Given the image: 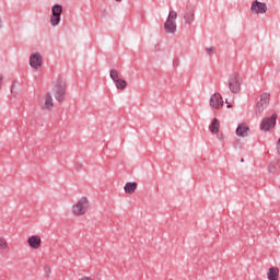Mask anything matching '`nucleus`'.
Returning a JSON list of instances; mask_svg holds the SVG:
<instances>
[{
    "mask_svg": "<svg viewBox=\"0 0 280 280\" xmlns=\"http://www.w3.org/2000/svg\"><path fill=\"white\" fill-rule=\"evenodd\" d=\"M0 30H3V19L0 18Z\"/></svg>",
    "mask_w": 280,
    "mask_h": 280,
    "instance_id": "obj_26",
    "label": "nucleus"
},
{
    "mask_svg": "<svg viewBox=\"0 0 280 280\" xmlns=\"http://www.w3.org/2000/svg\"><path fill=\"white\" fill-rule=\"evenodd\" d=\"M225 104H228V108H233V105L229 103V100L225 101Z\"/></svg>",
    "mask_w": 280,
    "mask_h": 280,
    "instance_id": "obj_25",
    "label": "nucleus"
},
{
    "mask_svg": "<svg viewBox=\"0 0 280 280\" xmlns=\"http://www.w3.org/2000/svg\"><path fill=\"white\" fill-rule=\"evenodd\" d=\"M137 182H128L125 184L124 186V191L125 194H128L129 196L135 194V191H137Z\"/></svg>",
    "mask_w": 280,
    "mask_h": 280,
    "instance_id": "obj_15",
    "label": "nucleus"
},
{
    "mask_svg": "<svg viewBox=\"0 0 280 280\" xmlns=\"http://www.w3.org/2000/svg\"><path fill=\"white\" fill-rule=\"evenodd\" d=\"M275 126H277V114H272L270 117L262 118L260 122V130L264 132H270Z\"/></svg>",
    "mask_w": 280,
    "mask_h": 280,
    "instance_id": "obj_9",
    "label": "nucleus"
},
{
    "mask_svg": "<svg viewBox=\"0 0 280 280\" xmlns=\"http://www.w3.org/2000/svg\"><path fill=\"white\" fill-rule=\"evenodd\" d=\"M178 19V13L176 11L171 10L164 23V32L166 34H176L178 26L176 24V20Z\"/></svg>",
    "mask_w": 280,
    "mask_h": 280,
    "instance_id": "obj_3",
    "label": "nucleus"
},
{
    "mask_svg": "<svg viewBox=\"0 0 280 280\" xmlns=\"http://www.w3.org/2000/svg\"><path fill=\"white\" fill-rule=\"evenodd\" d=\"M182 16L185 21L186 25H192V23L196 21V5L188 3L183 9Z\"/></svg>",
    "mask_w": 280,
    "mask_h": 280,
    "instance_id": "obj_6",
    "label": "nucleus"
},
{
    "mask_svg": "<svg viewBox=\"0 0 280 280\" xmlns=\"http://www.w3.org/2000/svg\"><path fill=\"white\" fill-rule=\"evenodd\" d=\"M114 84L117 91H124L128 86V82H126V80L124 79H117L116 81H114Z\"/></svg>",
    "mask_w": 280,
    "mask_h": 280,
    "instance_id": "obj_18",
    "label": "nucleus"
},
{
    "mask_svg": "<svg viewBox=\"0 0 280 280\" xmlns=\"http://www.w3.org/2000/svg\"><path fill=\"white\" fill-rule=\"evenodd\" d=\"M244 83V79H242V74L238 72H233L230 74L228 79V86L230 89V93L233 95H237L242 91V84Z\"/></svg>",
    "mask_w": 280,
    "mask_h": 280,
    "instance_id": "obj_1",
    "label": "nucleus"
},
{
    "mask_svg": "<svg viewBox=\"0 0 280 280\" xmlns=\"http://www.w3.org/2000/svg\"><path fill=\"white\" fill-rule=\"evenodd\" d=\"M27 244L30 248H33V250H38V247L42 244L40 235H33L27 238Z\"/></svg>",
    "mask_w": 280,
    "mask_h": 280,
    "instance_id": "obj_14",
    "label": "nucleus"
},
{
    "mask_svg": "<svg viewBox=\"0 0 280 280\" xmlns=\"http://www.w3.org/2000/svg\"><path fill=\"white\" fill-rule=\"evenodd\" d=\"M109 78L113 82H116V80H119V72L116 69H112L109 71Z\"/></svg>",
    "mask_w": 280,
    "mask_h": 280,
    "instance_id": "obj_19",
    "label": "nucleus"
},
{
    "mask_svg": "<svg viewBox=\"0 0 280 280\" xmlns=\"http://www.w3.org/2000/svg\"><path fill=\"white\" fill-rule=\"evenodd\" d=\"M90 201L88 197H81L77 203L71 207V212L77 215H86L89 213Z\"/></svg>",
    "mask_w": 280,
    "mask_h": 280,
    "instance_id": "obj_2",
    "label": "nucleus"
},
{
    "mask_svg": "<svg viewBox=\"0 0 280 280\" xmlns=\"http://www.w3.org/2000/svg\"><path fill=\"white\" fill-rule=\"evenodd\" d=\"M30 67L35 70L43 67V55H40V52H33L30 55Z\"/></svg>",
    "mask_w": 280,
    "mask_h": 280,
    "instance_id": "obj_11",
    "label": "nucleus"
},
{
    "mask_svg": "<svg viewBox=\"0 0 280 280\" xmlns=\"http://www.w3.org/2000/svg\"><path fill=\"white\" fill-rule=\"evenodd\" d=\"M50 12L49 24L51 27H58L62 21V7L60 4H54Z\"/></svg>",
    "mask_w": 280,
    "mask_h": 280,
    "instance_id": "obj_5",
    "label": "nucleus"
},
{
    "mask_svg": "<svg viewBox=\"0 0 280 280\" xmlns=\"http://www.w3.org/2000/svg\"><path fill=\"white\" fill-rule=\"evenodd\" d=\"M114 1H116V3H121V1H124V0H114Z\"/></svg>",
    "mask_w": 280,
    "mask_h": 280,
    "instance_id": "obj_27",
    "label": "nucleus"
},
{
    "mask_svg": "<svg viewBox=\"0 0 280 280\" xmlns=\"http://www.w3.org/2000/svg\"><path fill=\"white\" fill-rule=\"evenodd\" d=\"M206 54L208 56H213V54H215V48L214 47H208L206 48Z\"/></svg>",
    "mask_w": 280,
    "mask_h": 280,
    "instance_id": "obj_22",
    "label": "nucleus"
},
{
    "mask_svg": "<svg viewBox=\"0 0 280 280\" xmlns=\"http://www.w3.org/2000/svg\"><path fill=\"white\" fill-rule=\"evenodd\" d=\"M52 93L57 102H65V97H67V81H55Z\"/></svg>",
    "mask_w": 280,
    "mask_h": 280,
    "instance_id": "obj_4",
    "label": "nucleus"
},
{
    "mask_svg": "<svg viewBox=\"0 0 280 280\" xmlns=\"http://www.w3.org/2000/svg\"><path fill=\"white\" fill-rule=\"evenodd\" d=\"M241 163H244V159H241Z\"/></svg>",
    "mask_w": 280,
    "mask_h": 280,
    "instance_id": "obj_28",
    "label": "nucleus"
},
{
    "mask_svg": "<svg viewBox=\"0 0 280 280\" xmlns=\"http://www.w3.org/2000/svg\"><path fill=\"white\" fill-rule=\"evenodd\" d=\"M217 139L221 142L224 143V133H220L217 136Z\"/></svg>",
    "mask_w": 280,
    "mask_h": 280,
    "instance_id": "obj_23",
    "label": "nucleus"
},
{
    "mask_svg": "<svg viewBox=\"0 0 280 280\" xmlns=\"http://www.w3.org/2000/svg\"><path fill=\"white\" fill-rule=\"evenodd\" d=\"M3 80H5V77L0 73V89L3 86Z\"/></svg>",
    "mask_w": 280,
    "mask_h": 280,
    "instance_id": "obj_24",
    "label": "nucleus"
},
{
    "mask_svg": "<svg viewBox=\"0 0 280 280\" xmlns=\"http://www.w3.org/2000/svg\"><path fill=\"white\" fill-rule=\"evenodd\" d=\"M252 14H266L268 12V4L266 2H260L258 0H254L250 5Z\"/></svg>",
    "mask_w": 280,
    "mask_h": 280,
    "instance_id": "obj_10",
    "label": "nucleus"
},
{
    "mask_svg": "<svg viewBox=\"0 0 280 280\" xmlns=\"http://www.w3.org/2000/svg\"><path fill=\"white\" fill-rule=\"evenodd\" d=\"M44 275L46 279H49L51 277V267L49 265L44 266Z\"/></svg>",
    "mask_w": 280,
    "mask_h": 280,
    "instance_id": "obj_20",
    "label": "nucleus"
},
{
    "mask_svg": "<svg viewBox=\"0 0 280 280\" xmlns=\"http://www.w3.org/2000/svg\"><path fill=\"white\" fill-rule=\"evenodd\" d=\"M270 104V92H264L260 95V100L256 103V113L257 115H261L268 105Z\"/></svg>",
    "mask_w": 280,
    "mask_h": 280,
    "instance_id": "obj_8",
    "label": "nucleus"
},
{
    "mask_svg": "<svg viewBox=\"0 0 280 280\" xmlns=\"http://www.w3.org/2000/svg\"><path fill=\"white\" fill-rule=\"evenodd\" d=\"M268 280H279V268L270 267L267 271Z\"/></svg>",
    "mask_w": 280,
    "mask_h": 280,
    "instance_id": "obj_16",
    "label": "nucleus"
},
{
    "mask_svg": "<svg viewBox=\"0 0 280 280\" xmlns=\"http://www.w3.org/2000/svg\"><path fill=\"white\" fill-rule=\"evenodd\" d=\"M39 107L42 110H47L48 113L54 110V96L51 95V92H46L45 95L42 96V100L39 101Z\"/></svg>",
    "mask_w": 280,
    "mask_h": 280,
    "instance_id": "obj_7",
    "label": "nucleus"
},
{
    "mask_svg": "<svg viewBox=\"0 0 280 280\" xmlns=\"http://www.w3.org/2000/svg\"><path fill=\"white\" fill-rule=\"evenodd\" d=\"M250 135V127L246 122H241L236 127V137L246 139Z\"/></svg>",
    "mask_w": 280,
    "mask_h": 280,
    "instance_id": "obj_13",
    "label": "nucleus"
},
{
    "mask_svg": "<svg viewBox=\"0 0 280 280\" xmlns=\"http://www.w3.org/2000/svg\"><path fill=\"white\" fill-rule=\"evenodd\" d=\"M209 130L211 135H218V132H220V120L218 118H213L212 122L209 125Z\"/></svg>",
    "mask_w": 280,
    "mask_h": 280,
    "instance_id": "obj_17",
    "label": "nucleus"
},
{
    "mask_svg": "<svg viewBox=\"0 0 280 280\" xmlns=\"http://www.w3.org/2000/svg\"><path fill=\"white\" fill-rule=\"evenodd\" d=\"M8 248V241H5V237H0V250H5Z\"/></svg>",
    "mask_w": 280,
    "mask_h": 280,
    "instance_id": "obj_21",
    "label": "nucleus"
},
{
    "mask_svg": "<svg viewBox=\"0 0 280 280\" xmlns=\"http://www.w3.org/2000/svg\"><path fill=\"white\" fill-rule=\"evenodd\" d=\"M224 106V98H222V94L214 93L210 97V107L214 110H220Z\"/></svg>",
    "mask_w": 280,
    "mask_h": 280,
    "instance_id": "obj_12",
    "label": "nucleus"
}]
</instances>
